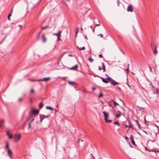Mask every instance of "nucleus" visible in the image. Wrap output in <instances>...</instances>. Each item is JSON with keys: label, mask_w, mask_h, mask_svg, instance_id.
Instances as JSON below:
<instances>
[{"label": "nucleus", "mask_w": 159, "mask_h": 159, "mask_svg": "<svg viewBox=\"0 0 159 159\" xmlns=\"http://www.w3.org/2000/svg\"><path fill=\"white\" fill-rule=\"evenodd\" d=\"M34 119L33 118L31 119V121L29 124L28 129H33V128L37 126L39 123L38 120H36L34 122Z\"/></svg>", "instance_id": "f257e3e1"}, {"label": "nucleus", "mask_w": 159, "mask_h": 159, "mask_svg": "<svg viewBox=\"0 0 159 159\" xmlns=\"http://www.w3.org/2000/svg\"><path fill=\"white\" fill-rule=\"evenodd\" d=\"M104 115L105 120L107 123H111L112 121L110 120H108L107 119L109 118V114L108 113H106L104 111L103 112Z\"/></svg>", "instance_id": "f03ea898"}, {"label": "nucleus", "mask_w": 159, "mask_h": 159, "mask_svg": "<svg viewBox=\"0 0 159 159\" xmlns=\"http://www.w3.org/2000/svg\"><path fill=\"white\" fill-rule=\"evenodd\" d=\"M151 47L152 50H153V53L156 54L157 52V46L156 45L153 43L151 44Z\"/></svg>", "instance_id": "7ed1b4c3"}, {"label": "nucleus", "mask_w": 159, "mask_h": 159, "mask_svg": "<svg viewBox=\"0 0 159 159\" xmlns=\"http://www.w3.org/2000/svg\"><path fill=\"white\" fill-rule=\"evenodd\" d=\"M21 137V134H16L14 137V140L16 142L19 141Z\"/></svg>", "instance_id": "20e7f679"}, {"label": "nucleus", "mask_w": 159, "mask_h": 159, "mask_svg": "<svg viewBox=\"0 0 159 159\" xmlns=\"http://www.w3.org/2000/svg\"><path fill=\"white\" fill-rule=\"evenodd\" d=\"M7 154L9 156V157L11 158L12 157V153L11 151L9 149H7Z\"/></svg>", "instance_id": "39448f33"}, {"label": "nucleus", "mask_w": 159, "mask_h": 159, "mask_svg": "<svg viewBox=\"0 0 159 159\" xmlns=\"http://www.w3.org/2000/svg\"><path fill=\"white\" fill-rule=\"evenodd\" d=\"M49 115L47 116H45V115H42L40 117V121L41 122H42L43 120L44 119L46 118H47L48 116H49Z\"/></svg>", "instance_id": "423d86ee"}, {"label": "nucleus", "mask_w": 159, "mask_h": 159, "mask_svg": "<svg viewBox=\"0 0 159 159\" xmlns=\"http://www.w3.org/2000/svg\"><path fill=\"white\" fill-rule=\"evenodd\" d=\"M50 79V78L49 77H47V78H44L42 80H39V81H44L45 82H47Z\"/></svg>", "instance_id": "0eeeda50"}, {"label": "nucleus", "mask_w": 159, "mask_h": 159, "mask_svg": "<svg viewBox=\"0 0 159 159\" xmlns=\"http://www.w3.org/2000/svg\"><path fill=\"white\" fill-rule=\"evenodd\" d=\"M127 10L128 11H129L131 12H132L133 7L131 5H129L128 6L127 9Z\"/></svg>", "instance_id": "6e6552de"}, {"label": "nucleus", "mask_w": 159, "mask_h": 159, "mask_svg": "<svg viewBox=\"0 0 159 159\" xmlns=\"http://www.w3.org/2000/svg\"><path fill=\"white\" fill-rule=\"evenodd\" d=\"M61 32H62V31H59L58 33H57H57H53V35H56V36H57V37H61Z\"/></svg>", "instance_id": "1a4fd4ad"}, {"label": "nucleus", "mask_w": 159, "mask_h": 159, "mask_svg": "<svg viewBox=\"0 0 159 159\" xmlns=\"http://www.w3.org/2000/svg\"><path fill=\"white\" fill-rule=\"evenodd\" d=\"M102 68H100V70H103V72H104L106 71V69H105V66L104 65V64L102 62Z\"/></svg>", "instance_id": "9d476101"}, {"label": "nucleus", "mask_w": 159, "mask_h": 159, "mask_svg": "<svg viewBox=\"0 0 159 159\" xmlns=\"http://www.w3.org/2000/svg\"><path fill=\"white\" fill-rule=\"evenodd\" d=\"M39 112V111L38 110H36L34 109L32 110V113L34 115H37Z\"/></svg>", "instance_id": "9b49d317"}, {"label": "nucleus", "mask_w": 159, "mask_h": 159, "mask_svg": "<svg viewBox=\"0 0 159 159\" xmlns=\"http://www.w3.org/2000/svg\"><path fill=\"white\" fill-rule=\"evenodd\" d=\"M78 67V66L77 65H76L70 68V70H77Z\"/></svg>", "instance_id": "f8f14e48"}, {"label": "nucleus", "mask_w": 159, "mask_h": 159, "mask_svg": "<svg viewBox=\"0 0 159 159\" xmlns=\"http://www.w3.org/2000/svg\"><path fill=\"white\" fill-rule=\"evenodd\" d=\"M4 125V121L3 120H2L0 121V127L2 128Z\"/></svg>", "instance_id": "ddd939ff"}, {"label": "nucleus", "mask_w": 159, "mask_h": 159, "mask_svg": "<svg viewBox=\"0 0 159 159\" xmlns=\"http://www.w3.org/2000/svg\"><path fill=\"white\" fill-rule=\"evenodd\" d=\"M130 140L131 141L132 143L134 145V146H136V145L135 144V142L133 139L132 135H131L130 137Z\"/></svg>", "instance_id": "4468645a"}, {"label": "nucleus", "mask_w": 159, "mask_h": 159, "mask_svg": "<svg viewBox=\"0 0 159 159\" xmlns=\"http://www.w3.org/2000/svg\"><path fill=\"white\" fill-rule=\"evenodd\" d=\"M100 78L102 79V81L104 83H107L109 82L106 79H105L101 77H100Z\"/></svg>", "instance_id": "2eb2a0df"}, {"label": "nucleus", "mask_w": 159, "mask_h": 159, "mask_svg": "<svg viewBox=\"0 0 159 159\" xmlns=\"http://www.w3.org/2000/svg\"><path fill=\"white\" fill-rule=\"evenodd\" d=\"M111 84L114 86H115L116 85L118 84H119V83L116 81L115 80H113L111 81Z\"/></svg>", "instance_id": "dca6fc26"}, {"label": "nucleus", "mask_w": 159, "mask_h": 159, "mask_svg": "<svg viewBox=\"0 0 159 159\" xmlns=\"http://www.w3.org/2000/svg\"><path fill=\"white\" fill-rule=\"evenodd\" d=\"M6 145L5 146V148L7 149H9V143L7 141H6L5 142Z\"/></svg>", "instance_id": "f3484780"}, {"label": "nucleus", "mask_w": 159, "mask_h": 159, "mask_svg": "<svg viewBox=\"0 0 159 159\" xmlns=\"http://www.w3.org/2000/svg\"><path fill=\"white\" fill-rule=\"evenodd\" d=\"M134 121L137 123V125L138 126L139 128V129H141V126H140V124H139V123L138 121L137 120H134Z\"/></svg>", "instance_id": "a211bd4d"}, {"label": "nucleus", "mask_w": 159, "mask_h": 159, "mask_svg": "<svg viewBox=\"0 0 159 159\" xmlns=\"http://www.w3.org/2000/svg\"><path fill=\"white\" fill-rule=\"evenodd\" d=\"M30 92L31 94H34L35 93V90L34 89H31Z\"/></svg>", "instance_id": "6ab92c4d"}, {"label": "nucleus", "mask_w": 159, "mask_h": 159, "mask_svg": "<svg viewBox=\"0 0 159 159\" xmlns=\"http://www.w3.org/2000/svg\"><path fill=\"white\" fill-rule=\"evenodd\" d=\"M42 39H43V42H45L46 41V39L45 38L44 34H43V35L42 36Z\"/></svg>", "instance_id": "aec40b11"}, {"label": "nucleus", "mask_w": 159, "mask_h": 159, "mask_svg": "<svg viewBox=\"0 0 159 159\" xmlns=\"http://www.w3.org/2000/svg\"><path fill=\"white\" fill-rule=\"evenodd\" d=\"M77 48L79 50H84L85 49V47H83L81 48L79 47L78 46H77Z\"/></svg>", "instance_id": "412c9836"}, {"label": "nucleus", "mask_w": 159, "mask_h": 159, "mask_svg": "<svg viewBox=\"0 0 159 159\" xmlns=\"http://www.w3.org/2000/svg\"><path fill=\"white\" fill-rule=\"evenodd\" d=\"M106 79H107V80H108L111 81V82L113 80V79H112L111 77H110L109 76H108V77Z\"/></svg>", "instance_id": "4be33fe9"}, {"label": "nucleus", "mask_w": 159, "mask_h": 159, "mask_svg": "<svg viewBox=\"0 0 159 159\" xmlns=\"http://www.w3.org/2000/svg\"><path fill=\"white\" fill-rule=\"evenodd\" d=\"M46 108L47 109H49L51 110H53V108L52 107L49 106L46 107Z\"/></svg>", "instance_id": "5701e85b"}, {"label": "nucleus", "mask_w": 159, "mask_h": 159, "mask_svg": "<svg viewBox=\"0 0 159 159\" xmlns=\"http://www.w3.org/2000/svg\"><path fill=\"white\" fill-rule=\"evenodd\" d=\"M129 64H127V68L125 69V70L127 71V73L129 72Z\"/></svg>", "instance_id": "b1692460"}, {"label": "nucleus", "mask_w": 159, "mask_h": 159, "mask_svg": "<svg viewBox=\"0 0 159 159\" xmlns=\"http://www.w3.org/2000/svg\"><path fill=\"white\" fill-rule=\"evenodd\" d=\"M127 82L126 83V84L127 85V86H128V87L129 88V89H130L131 88V86L129 84L128 79H127Z\"/></svg>", "instance_id": "393cba45"}, {"label": "nucleus", "mask_w": 159, "mask_h": 159, "mask_svg": "<svg viewBox=\"0 0 159 159\" xmlns=\"http://www.w3.org/2000/svg\"><path fill=\"white\" fill-rule=\"evenodd\" d=\"M43 103L41 102L39 105V107L40 108H41L43 107Z\"/></svg>", "instance_id": "a878e982"}, {"label": "nucleus", "mask_w": 159, "mask_h": 159, "mask_svg": "<svg viewBox=\"0 0 159 159\" xmlns=\"http://www.w3.org/2000/svg\"><path fill=\"white\" fill-rule=\"evenodd\" d=\"M68 83L69 84L71 85H73L75 84V83L74 82L70 81H68Z\"/></svg>", "instance_id": "bb28decb"}, {"label": "nucleus", "mask_w": 159, "mask_h": 159, "mask_svg": "<svg viewBox=\"0 0 159 159\" xmlns=\"http://www.w3.org/2000/svg\"><path fill=\"white\" fill-rule=\"evenodd\" d=\"M98 25H99L98 24H97V25H95L94 26V29L93 30V32H94L95 30H97V29H96V27L97 26H98Z\"/></svg>", "instance_id": "cd10ccee"}, {"label": "nucleus", "mask_w": 159, "mask_h": 159, "mask_svg": "<svg viewBox=\"0 0 159 159\" xmlns=\"http://www.w3.org/2000/svg\"><path fill=\"white\" fill-rule=\"evenodd\" d=\"M23 98L22 97H20L18 99V101L19 102H20L22 100Z\"/></svg>", "instance_id": "c85d7f7f"}, {"label": "nucleus", "mask_w": 159, "mask_h": 159, "mask_svg": "<svg viewBox=\"0 0 159 159\" xmlns=\"http://www.w3.org/2000/svg\"><path fill=\"white\" fill-rule=\"evenodd\" d=\"M79 28L78 27H77L76 29V30H75V33L76 34H77L79 32Z\"/></svg>", "instance_id": "c756f323"}, {"label": "nucleus", "mask_w": 159, "mask_h": 159, "mask_svg": "<svg viewBox=\"0 0 159 159\" xmlns=\"http://www.w3.org/2000/svg\"><path fill=\"white\" fill-rule=\"evenodd\" d=\"M129 125H128V128H131L132 127V125L131 124L130 122V121H129Z\"/></svg>", "instance_id": "7c9ffc66"}, {"label": "nucleus", "mask_w": 159, "mask_h": 159, "mask_svg": "<svg viewBox=\"0 0 159 159\" xmlns=\"http://www.w3.org/2000/svg\"><path fill=\"white\" fill-rule=\"evenodd\" d=\"M121 114H117L116 116V117L118 118L120 117V116H121Z\"/></svg>", "instance_id": "2f4dec72"}, {"label": "nucleus", "mask_w": 159, "mask_h": 159, "mask_svg": "<svg viewBox=\"0 0 159 159\" xmlns=\"http://www.w3.org/2000/svg\"><path fill=\"white\" fill-rule=\"evenodd\" d=\"M11 13L9 15H8V20H11V19H10V16H11Z\"/></svg>", "instance_id": "473e14b6"}, {"label": "nucleus", "mask_w": 159, "mask_h": 159, "mask_svg": "<svg viewBox=\"0 0 159 159\" xmlns=\"http://www.w3.org/2000/svg\"><path fill=\"white\" fill-rule=\"evenodd\" d=\"M114 124L115 125H119V123L118 121H115L114 122Z\"/></svg>", "instance_id": "72a5a7b5"}, {"label": "nucleus", "mask_w": 159, "mask_h": 159, "mask_svg": "<svg viewBox=\"0 0 159 159\" xmlns=\"http://www.w3.org/2000/svg\"><path fill=\"white\" fill-rule=\"evenodd\" d=\"M113 104L114 106H115L116 105H119V104L117 103V102H116L115 101H114Z\"/></svg>", "instance_id": "f704fd0d"}, {"label": "nucleus", "mask_w": 159, "mask_h": 159, "mask_svg": "<svg viewBox=\"0 0 159 159\" xmlns=\"http://www.w3.org/2000/svg\"><path fill=\"white\" fill-rule=\"evenodd\" d=\"M8 136L9 137V139H11V138H12V135H10V134H9V135L8 134Z\"/></svg>", "instance_id": "c9c22d12"}, {"label": "nucleus", "mask_w": 159, "mask_h": 159, "mask_svg": "<svg viewBox=\"0 0 159 159\" xmlns=\"http://www.w3.org/2000/svg\"><path fill=\"white\" fill-rule=\"evenodd\" d=\"M48 25L44 27H42V30H43V29H45L46 28H48Z\"/></svg>", "instance_id": "e433bc0d"}, {"label": "nucleus", "mask_w": 159, "mask_h": 159, "mask_svg": "<svg viewBox=\"0 0 159 159\" xmlns=\"http://www.w3.org/2000/svg\"><path fill=\"white\" fill-rule=\"evenodd\" d=\"M93 60L92 58H91L89 59V61L91 63L93 62Z\"/></svg>", "instance_id": "4c0bfd02"}, {"label": "nucleus", "mask_w": 159, "mask_h": 159, "mask_svg": "<svg viewBox=\"0 0 159 159\" xmlns=\"http://www.w3.org/2000/svg\"><path fill=\"white\" fill-rule=\"evenodd\" d=\"M92 89L93 91L95 90L96 88L95 87H93L92 88Z\"/></svg>", "instance_id": "58836bf2"}, {"label": "nucleus", "mask_w": 159, "mask_h": 159, "mask_svg": "<svg viewBox=\"0 0 159 159\" xmlns=\"http://www.w3.org/2000/svg\"><path fill=\"white\" fill-rule=\"evenodd\" d=\"M61 41V39H60V37H57V41Z\"/></svg>", "instance_id": "ea45409f"}, {"label": "nucleus", "mask_w": 159, "mask_h": 159, "mask_svg": "<svg viewBox=\"0 0 159 159\" xmlns=\"http://www.w3.org/2000/svg\"><path fill=\"white\" fill-rule=\"evenodd\" d=\"M117 3L118 5L119 6V4L120 3V2L119 0H117Z\"/></svg>", "instance_id": "a19ab883"}, {"label": "nucleus", "mask_w": 159, "mask_h": 159, "mask_svg": "<svg viewBox=\"0 0 159 159\" xmlns=\"http://www.w3.org/2000/svg\"><path fill=\"white\" fill-rule=\"evenodd\" d=\"M18 26L19 27L20 30H21L22 29V25H18Z\"/></svg>", "instance_id": "79ce46f5"}, {"label": "nucleus", "mask_w": 159, "mask_h": 159, "mask_svg": "<svg viewBox=\"0 0 159 159\" xmlns=\"http://www.w3.org/2000/svg\"><path fill=\"white\" fill-rule=\"evenodd\" d=\"M29 80H30L31 81H39L38 80H31L30 79H29Z\"/></svg>", "instance_id": "37998d69"}, {"label": "nucleus", "mask_w": 159, "mask_h": 159, "mask_svg": "<svg viewBox=\"0 0 159 159\" xmlns=\"http://www.w3.org/2000/svg\"><path fill=\"white\" fill-rule=\"evenodd\" d=\"M120 107L123 110V111H125V109L123 107Z\"/></svg>", "instance_id": "c03bdc74"}, {"label": "nucleus", "mask_w": 159, "mask_h": 159, "mask_svg": "<svg viewBox=\"0 0 159 159\" xmlns=\"http://www.w3.org/2000/svg\"><path fill=\"white\" fill-rule=\"evenodd\" d=\"M154 125L155 126H156L157 128V129L158 128V127H159L156 124H154Z\"/></svg>", "instance_id": "a18cd8bd"}, {"label": "nucleus", "mask_w": 159, "mask_h": 159, "mask_svg": "<svg viewBox=\"0 0 159 159\" xmlns=\"http://www.w3.org/2000/svg\"><path fill=\"white\" fill-rule=\"evenodd\" d=\"M102 94L101 93H100V97H102Z\"/></svg>", "instance_id": "49530a36"}, {"label": "nucleus", "mask_w": 159, "mask_h": 159, "mask_svg": "<svg viewBox=\"0 0 159 159\" xmlns=\"http://www.w3.org/2000/svg\"><path fill=\"white\" fill-rule=\"evenodd\" d=\"M149 69H150V71H151V72H152V70L151 68V67H149Z\"/></svg>", "instance_id": "de8ad7c7"}, {"label": "nucleus", "mask_w": 159, "mask_h": 159, "mask_svg": "<svg viewBox=\"0 0 159 159\" xmlns=\"http://www.w3.org/2000/svg\"><path fill=\"white\" fill-rule=\"evenodd\" d=\"M108 106H109V107H111L112 106V105L110 103H108Z\"/></svg>", "instance_id": "09e8293b"}, {"label": "nucleus", "mask_w": 159, "mask_h": 159, "mask_svg": "<svg viewBox=\"0 0 159 159\" xmlns=\"http://www.w3.org/2000/svg\"><path fill=\"white\" fill-rule=\"evenodd\" d=\"M125 139L126 140H127L128 139V137L126 136V137H125Z\"/></svg>", "instance_id": "8fccbe9b"}, {"label": "nucleus", "mask_w": 159, "mask_h": 159, "mask_svg": "<svg viewBox=\"0 0 159 159\" xmlns=\"http://www.w3.org/2000/svg\"><path fill=\"white\" fill-rule=\"evenodd\" d=\"M144 120H145V123H146V118H145H145H144Z\"/></svg>", "instance_id": "3c124183"}, {"label": "nucleus", "mask_w": 159, "mask_h": 159, "mask_svg": "<svg viewBox=\"0 0 159 159\" xmlns=\"http://www.w3.org/2000/svg\"><path fill=\"white\" fill-rule=\"evenodd\" d=\"M100 36H101V38H102V34H100Z\"/></svg>", "instance_id": "603ef678"}, {"label": "nucleus", "mask_w": 159, "mask_h": 159, "mask_svg": "<svg viewBox=\"0 0 159 159\" xmlns=\"http://www.w3.org/2000/svg\"><path fill=\"white\" fill-rule=\"evenodd\" d=\"M125 126L126 127H128V125H127L125 124Z\"/></svg>", "instance_id": "864d4df0"}, {"label": "nucleus", "mask_w": 159, "mask_h": 159, "mask_svg": "<svg viewBox=\"0 0 159 159\" xmlns=\"http://www.w3.org/2000/svg\"><path fill=\"white\" fill-rule=\"evenodd\" d=\"M77 34H76L75 33V37L76 38V37H77Z\"/></svg>", "instance_id": "5fc2aeb1"}, {"label": "nucleus", "mask_w": 159, "mask_h": 159, "mask_svg": "<svg viewBox=\"0 0 159 159\" xmlns=\"http://www.w3.org/2000/svg\"><path fill=\"white\" fill-rule=\"evenodd\" d=\"M121 52L123 53V54H125V53H124V52H123V51H122V50H121Z\"/></svg>", "instance_id": "6e6d98bb"}, {"label": "nucleus", "mask_w": 159, "mask_h": 159, "mask_svg": "<svg viewBox=\"0 0 159 159\" xmlns=\"http://www.w3.org/2000/svg\"><path fill=\"white\" fill-rule=\"evenodd\" d=\"M7 135L8 136V135H9V132H7Z\"/></svg>", "instance_id": "4d7b16f0"}, {"label": "nucleus", "mask_w": 159, "mask_h": 159, "mask_svg": "<svg viewBox=\"0 0 159 159\" xmlns=\"http://www.w3.org/2000/svg\"><path fill=\"white\" fill-rule=\"evenodd\" d=\"M102 56L101 54H100V58H102Z\"/></svg>", "instance_id": "13d9d810"}, {"label": "nucleus", "mask_w": 159, "mask_h": 159, "mask_svg": "<svg viewBox=\"0 0 159 159\" xmlns=\"http://www.w3.org/2000/svg\"><path fill=\"white\" fill-rule=\"evenodd\" d=\"M100 102H101L102 103V104H103V102L102 101H100Z\"/></svg>", "instance_id": "bf43d9fd"}, {"label": "nucleus", "mask_w": 159, "mask_h": 159, "mask_svg": "<svg viewBox=\"0 0 159 159\" xmlns=\"http://www.w3.org/2000/svg\"><path fill=\"white\" fill-rule=\"evenodd\" d=\"M157 129L158 131V132L157 133H159V127H158V128H157Z\"/></svg>", "instance_id": "052dcab7"}, {"label": "nucleus", "mask_w": 159, "mask_h": 159, "mask_svg": "<svg viewBox=\"0 0 159 159\" xmlns=\"http://www.w3.org/2000/svg\"><path fill=\"white\" fill-rule=\"evenodd\" d=\"M40 34H41V32H40L39 33V34H38V35H39V36H40Z\"/></svg>", "instance_id": "680f3d73"}, {"label": "nucleus", "mask_w": 159, "mask_h": 159, "mask_svg": "<svg viewBox=\"0 0 159 159\" xmlns=\"http://www.w3.org/2000/svg\"><path fill=\"white\" fill-rule=\"evenodd\" d=\"M120 100L121 101H122V102H123V101L122 100H121V99H120Z\"/></svg>", "instance_id": "e2e57ef3"}, {"label": "nucleus", "mask_w": 159, "mask_h": 159, "mask_svg": "<svg viewBox=\"0 0 159 159\" xmlns=\"http://www.w3.org/2000/svg\"><path fill=\"white\" fill-rule=\"evenodd\" d=\"M123 105H125V103H124V102H123Z\"/></svg>", "instance_id": "0e129e2a"}, {"label": "nucleus", "mask_w": 159, "mask_h": 159, "mask_svg": "<svg viewBox=\"0 0 159 159\" xmlns=\"http://www.w3.org/2000/svg\"><path fill=\"white\" fill-rule=\"evenodd\" d=\"M157 145L159 146V143H157Z\"/></svg>", "instance_id": "69168bd1"}, {"label": "nucleus", "mask_w": 159, "mask_h": 159, "mask_svg": "<svg viewBox=\"0 0 159 159\" xmlns=\"http://www.w3.org/2000/svg\"><path fill=\"white\" fill-rule=\"evenodd\" d=\"M39 35H38V38H39Z\"/></svg>", "instance_id": "338daca9"}, {"label": "nucleus", "mask_w": 159, "mask_h": 159, "mask_svg": "<svg viewBox=\"0 0 159 159\" xmlns=\"http://www.w3.org/2000/svg\"><path fill=\"white\" fill-rule=\"evenodd\" d=\"M145 149H147V150H148V149H147V148H146V147L145 148Z\"/></svg>", "instance_id": "774afa93"}]
</instances>
